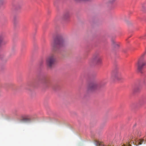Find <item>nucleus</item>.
I'll return each instance as SVG.
<instances>
[{
	"mask_svg": "<svg viewBox=\"0 0 146 146\" xmlns=\"http://www.w3.org/2000/svg\"><path fill=\"white\" fill-rule=\"evenodd\" d=\"M64 44V41L62 37L55 38L52 42L51 46L54 51H57L60 47L63 46Z\"/></svg>",
	"mask_w": 146,
	"mask_h": 146,
	"instance_id": "f257e3e1",
	"label": "nucleus"
},
{
	"mask_svg": "<svg viewBox=\"0 0 146 146\" xmlns=\"http://www.w3.org/2000/svg\"><path fill=\"white\" fill-rule=\"evenodd\" d=\"M106 84L103 82L100 83L98 81H94L89 84L87 90L89 91L93 92L100 88Z\"/></svg>",
	"mask_w": 146,
	"mask_h": 146,
	"instance_id": "f03ea898",
	"label": "nucleus"
},
{
	"mask_svg": "<svg viewBox=\"0 0 146 146\" xmlns=\"http://www.w3.org/2000/svg\"><path fill=\"white\" fill-rule=\"evenodd\" d=\"M56 62V59L52 55L48 57L46 60V64L48 67L51 68L54 65Z\"/></svg>",
	"mask_w": 146,
	"mask_h": 146,
	"instance_id": "7ed1b4c3",
	"label": "nucleus"
},
{
	"mask_svg": "<svg viewBox=\"0 0 146 146\" xmlns=\"http://www.w3.org/2000/svg\"><path fill=\"white\" fill-rule=\"evenodd\" d=\"M92 61L99 64L101 62L102 59L98 54H95L93 55L92 59Z\"/></svg>",
	"mask_w": 146,
	"mask_h": 146,
	"instance_id": "20e7f679",
	"label": "nucleus"
},
{
	"mask_svg": "<svg viewBox=\"0 0 146 146\" xmlns=\"http://www.w3.org/2000/svg\"><path fill=\"white\" fill-rule=\"evenodd\" d=\"M112 77L115 80L120 81L122 79L120 73L118 70L115 71L113 73Z\"/></svg>",
	"mask_w": 146,
	"mask_h": 146,
	"instance_id": "39448f33",
	"label": "nucleus"
},
{
	"mask_svg": "<svg viewBox=\"0 0 146 146\" xmlns=\"http://www.w3.org/2000/svg\"><path fill=\"white\" fill-rule=\"evenodd\" d=\"M145 65V63L144 62H140L139 61L137 63V70L139 72L142 73V70L143 66Z\"/></svg>",
	"mask_w": 146,
	"mask_h": 146,
	"instance_id": "423d86ee",
	"label": "nucleus"
},
{
	"mask_svg": "<svg viewBox=\"0 0 146 146\" xmlns=\"http://www.w3.org/2000/svg\"><path fill=\"white\" fill-rule=\"evenodd\" d=\"M113 46L116 48H118L119 46V43L113 41L112 42Z\"/></svg>",
	"mask_w": 146,
	"mask_h": 146,
	"instance_id": "0eeeda50",
	"label": "nucleus"
},
{
	"mask_svg": "<svg viewBox=\"0 0 146 146\" xmlns=\"http://www.w3.org/2000/svg\"><path fill=\"white\" fill-rule=\"evenodd\" d=\"M145 140L143 139H141L139 140V142L138 144L141 145L142 144H145L146 143Z\"/></svg>",
	"mask_w": 146,
	"mask_h": 146,
	"instance_id": "6e6552de",
	"label": "nucleus"
},
{
	"mask_svg": "<svg viewBox=\"0 0 146 146\" xmlns=\"http://www.w3.org/2000/svg\"><path fill=\"white\" fill-rule=\"evenodd\" d=\"M95 143L96 145L97 146H103V144L102 143L97 141H95Z\"/></svg>",
	"mask_w": 146,
	"mask_h": 146,
	"instance_id": "1a4fd4ad",
	"label": "nucleus"
},
{
	"mask_svg": "<svg viewBox=\"0 0 146 146\" xmlns=\"http://www.w3.org/2000/svg\"><path fill=\"white\" fill-rule=\"evenodd\" d=\"M124 146H131V145L129 143H128L127 144V145H126V146L125 145H123Z\"/></svg>",
	"mask_w": 146,
	"mask_h": 146,
	"instance_id": "9d476101",
	"label": "nucleus"
},
{
	"mask_svg": "<svg viewBox=\"0 0 146 146\" xmlns=\"http://www.w3.org/2000/svg\"><path fill=\"white\" fill-rule=\"evenodd\" d=\"M143 83H144V84H146V80H145L144 81H143Z\"/></svg>",
	"mask_w": 146,
	"mask_h": 146,
	"instance_id": "9b49d317",
	"label": "nucleus"
},
{
	"mask_svg": "<svg viewBox=\"0 0 146 146\" xmlns=\"http://www.w3.org/2000/svg\"><path fill=\"white\" fill-rule=\"evenodd\" d=\"M143 139H145V142H146V136H145V137H143Z\"/></svg>",
	"mask_w": 146,
	"mask_h": 146,
	"instance_id": "f8f14e48",
	"label": "nucleus"
},
{
	"mask_svg": "<svg viewBox=\"0 0 146 146\" xmlns=\"http://www.w3.org/2000/svg\"><path fill=\"white\" fill-rule=\"evenodd\" d=\"M66 17H68V13L66 14Z\"/></svg>",
	"mask_w": 146,
	"mask_h": 146,
	"instance_id": "ddd939ff",
	"label": "nucleus"
},
{
	"mask_svg": "<svg viewBox=\"0 0 146 146\" xmlns=\"http://www.w3.org/2000/svg\"><path fill=\"white\" fill-rule=\"evenodd\" d=\"M2 40H3L2 38H1V39H0V43L1 42V41H2Z\"/></svg>",
	"mask_w": 146,
	"mask_h": 146,
	"instance_id": "4468645a",
	"label": "nucleus"
},
{
	"mask_svg": "<svg viewBox=\"0 0 146 146\" xmlns=\"http://www.w3.org/2000/svg\"><path fill=\"white\" fill-rule=\"evenodd\" d=\"M136 135H137V136H140V135H139L138 134H137V133H136Z\"/></svg>",
	"mask_w": 146,
	"mask_h": 146,
	"instance_id": "2eb2a0df",
	"label": "nucleus"
},
{
	"mask_svg": "<svg viewBox=\"0 0 146 146\" xmlns=\"http://www.w3.org/2000/svg\"><path fill=\"white\" fill-rule=\"evenodd\" d=\"M145 52H146V50H145Z\"/></svg>",
	"mask_w": 146,
	"mask_h": 146,
	"instance_id": "dca6fc26",
	"label": "nucleus"
}]
</instances>
